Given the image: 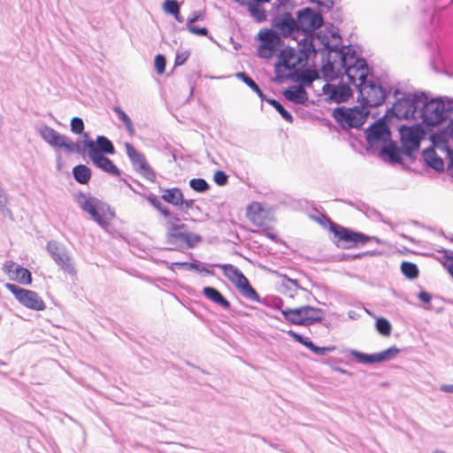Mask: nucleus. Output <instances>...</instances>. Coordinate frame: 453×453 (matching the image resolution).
<instances>
[{
    "label": "nucleus",
    "mask_w": 453,
    "mask_h": 453,
    "mask_svg": "<svg viewBox=\"0 0 453 453\" xmlns=\"http://www.w3.org/2000/svg\"><path fill=\"white\" fill-rule=\"evenodd\" d=\"M418 117L421 119V123L429 128L430 131L434 127L449 120L448 127L452 136L453 98L448 96L430 98L428 94L425 92V96L421 97Z\"/></svg>",
    "instance_id": "f257e3e1"
},
{
    "label": "nucleus",
    "mask_w": 453,
    "mask_h": 453,
    "mask_svg": "<svg viewBox=\"0 0 453 453\" xmlns=\"http://www.w3.org/2000/svg\"><path fill=\"white\" fill-rule=\"evenodd\" d=\"M424 96L425 91L411 93L395 88L393 92L395 102L387 110L385 117H388V119L394 118L397 119H418L421 97Z\"/></svg>",
    "instance_id": "f03ea898"
},
{
    "label": "nucleus",
    "mask_w": 453,
    "mask_h": 453,
    "mask_svg": "<svg viewBox=\"0 0 453 453\" xmlns=\"http://www.w3.org/2000/svg\"><path fill=\"white\" fill-rule=\"evenodd\" d=\"M371 73L372 70L359 73L358 83L356 81L353 84L358 92L357 101L366 109L382 105L390 93L381 85L379 79H367Z\"/></svg>",
    "instance_id": "7ed1b4c3"
},
{
    "label": "nucleus",
    "mask_w": 453,
    "mask_h": 453,
    "mask_svg": "<svg viewBox=\"0 0 453 453\" xmlns=\"http://www.w3.org/2000/svg\"><path fill=\"white\" fill-rule=\"evenodd\" d=\"M74 202L103 229H107L110 221L115 218V211L105 202L98 199L91 194L79 191L74 196Z\"/></svg>",
    "instance_id": "20e7f679"
},
{
    "label": "nucleus",
    "mask_w": 453,
    "mask_h": 453,
    "mask_svg": "<svg viewBox=\"0 0 453 453\" xmlns=\"http://www.w3.org/2000/svg\"><path fill=\"white\" fill-rule=\"evenodd\" d=\"M292 7L290 0H276L268 12L272 17L270 29L278 32L284 38H295L297 35L296 19L289 12Z\"/></svg>",
    "instance_id": "39448f33"
},
{
    "label": "nucleus",
    "mask_w": 453,
    "mask_h": 453,
    "mask_svg": "<svg viewBox=\"0 0 453 453\" xmlns=\"http://www.w3.org/2000/svg\"><path fill=\"white\" fill-rule=\"evenodd\" d=\"M203 237L200 234L188 231L186 224H172L169 222V229L166 230L165 242L170 246L168 250L183 251L187 249H194Z\"/></svg>",
    "instance_id": "423d86ee"
},
{
    "label": "nucleus",
    "mask_w": 453,
    "mask_h": 453,
    "mask_svg": "<svg viewBox=\"0 0 453 453\" xmlns=\"http://www.w3.org/2000/svg\"><path fill=\"white\" fill-rule=\"evenodd\" d=\"M429 132V128L421 122L411 126L401 125L399 134L403 155L414 161L416 159L415 153L419 150L421 142L426 139Z\"/></svg>",
    "instance_id": "0eeeda50"
},
{
    "label": "nucleus",
    "mask_w": 453,
    "mask_h": 453,
    "mask_svg": "<svg viewBox=\"0 0 453 453\" xmlns=\"http://www.w3.org/2000/svg\"><path fill=\"white\" fill-rule=\"evenodd\" d=\"M370 111L361 104L353 107L340 106L333 111V117L342 129L362 128Z\"/></svg>",
    "instance_id": "6e6552de"
},
{
    "label": "nucleus",
    "mask_w": 453,
    "mask_h": 453,
    "mask_svg": "<svg viewBox=\"0 0 453 453\" xmlns=\"http://www.w3.org/2000/svg\"><path fill=\"white\" fill-rule=\"evenodd\" d=\"M325 221L329 224V230L337 238L336 245L342 249L357 248L359 244H365L368 239L367 234L355 231L352 228L342 226L329 218L323 216Z\"/></svg>",
    "instance_id": "1a4fd4ad"
},
{
    "label": "nucleus",
    "mask_w": 453,
    "mask_h": 453,
    "mask_svg": "<svg viewBox=\"0 0 453 453\" xmlns=\"http://www.w3.org/2000/svg\"><path fill=\"white\" fill-rule=\"evenodd\" d=\"M212 265L222 269L224 276L234 285L243 297L246 299L258 298V293L238 267L231 264H215Z\"/></svg>",
    "instance_id": "9d476101"
},
{
    "label": "nucleus",
    "mask_w": 453,
    "mask_h": 453,
    "mask_svg": "<svg viewBox=\"0 0 453 453\" xmlns=\"http://www.w3.org/2000/svg\"><path fill=\"white\" fill-rule=\"evenodd\" d=\"M324 23L322 13L319 10L304 7L296 12V24L297 35L303 36L314 35L315 31Z\"/></svg>",
    "instance_id": "9b49d317"
},
{
    "label": "nucleus",
    "mask_w": 453,
    "mask_h": 453,
    "mask_svg": "<svg viewBox=\"0 0 453 453\" xmlns=\"http://www.w3.org/2000/svg\"><path fill=\"white\" fill-rule=\"evenodd\" d=\"M42 140L53 149H65L68 153L81 154V142H73L69 137L56 131L54 128L43 125L39 129Z\"/></svg>",
    "instance_id": "f8f14e48"
},
{
    "label": "nucleus",
    "mask_w": 453,
    "mask_h": 453,
    "mask_svg": "<svg viewBox=\"0 0 453 453\" xmlns=\"http://www.w3.org/2000/svg\"><path fill=\"white\" fill-rule=\"evenodd\" d=\"M86 151L95 166L113 176H120L121 171L113 161L102 153H98V150H96L94 140L89 134H85L84 140H82L81 155Z\"/></svg>",
    "instance_id": "ddd939ff"
},
{
    "label": "nucleus",
    "mask_w": 453,
    "mask_h": 453,
    "mask_svg": "<svg viewBox=\"0 0 453 453\" xmlns=\"http://www.w3.org/2000/svg\"><path fill=\"white\" fill-rule=\"evenodd\" d=\"M387 119L388 117L384 115L370 125L365 131L367 145L372 151L377 150L379 146L382 145L392 136Z\"/></svg>",
    "instance_id": "4468645a"
},
{
    "label": "nucleus",
    "mask_w": 453,
    "mask_h": 453,
    "mask_svg": "<svg viewBox=\"0 0 453 453\" xmlns=\"http://www.w3.org/2000/svg\"><path fill=\"white\" fill-rule=\"evenodd\" d=\"M5 288L24 307L36 311H42L46 309L44 301L35 291L23 288L14 283H6Z\"/></svg>",
    "instance_id": "2eb2a0df"
},
{
    "label": "nucleus",
    "mask_w": 453,
    "mask_h": 453,
    "mask_svg": "<svg viewBox=\"0 0 453 453\" xmlns=\"http://www.w3.org/2000/svg\"><path fill=\"white\" fill-rule=\"evenodd\" d=\"M46 250L54 262L65 273L75 275L77 271L66 248L55 240L47 242Z\"/></svg>",
    "instance_id": "dca6fc26"
},
{
    "label": "nucleus",
    "mask_w": 453,
    "mask_h": 453,
    "mask_svg": "<svg viewBox=\"0 0 453 453\" xmlns=\"http://www.w3.org/2000/svg\"><path fill=\"white\" fill-rule=\"evenodd\" d=\"M125 148L127 155L135 172H137L146 180L151 182H155L156 173L147 162L145 156L137 150L130 142H126Z\"/></svg>",
    "instance_id": "f3484780"
},
{
    "label": "nucleus",
    "mask_w": 453,
    "mask_h": 453,
    "mask_svg": "<svg viewBox=\"0 0 453 453\" xmlns=\"http://www.w3.org/2000/svg\"><path fill=\"white\" fill-rule=\"evenodd\" d=\"M400 351V349L396 346H392L383 351L372 354L351 349L346 350L357 363L364 365H373L390 361L394 359Z\"/></svg>",
    "instance_id": "a211bd4d"
},
{
    "label": "nucleus",
    "mask_w": 453,
    "mask_h": 453,
    "mask_svg": "<svg viewBox=\"0 0 453 453\" xmlns=\"http://www.w3.org/2000/svg\"><path fill=\"white\" fill-rule=\"evenodd\" d=\"M322 91L324 95L328 96V102L336 104L347 102L353 94L349 86L344 83H340L336 86L326 83L322 88Z\"/></svg>",
    "instance_id": "6ab92c4d"
},
{
    "label": "nucleus",
    "mask_w": 453,
    "mask_h": 453,
    "mask_svg": "<svg viewBox=\"0 0 453 453\" xmlns=\"http://www.w3.org/2000/svg\"><path fill=\"white\" fill-rule=\"evenodd\" d=\"M4 270L9 274L11 280H17L23 285H30L32 283L31 272L13 261H6L4 264Z\"/></svg>",
    "instance_id": "aec40b11"
},
{
    "label": "nucleus",
    "mask_w": 453,
    "mask_h": 453,
    "mask_svg": "<svg viewBox=\"0 0 453 453\" xmlns=\"http://www.w3.org/2000/svg\"><path fill=\"white\" fill-rule=\"evenodd\" d=\"M403 148L400 149L397 143L392 140V136L380 145V150L379 156L384 160L390 164H401L403 163Z\"/></svg>",
    "instance_id": "412c9836"
},
{
    "label": "nucleus",
    "mask_w": 453,
    "mask_h": 453,
    "mask_svg": "<svg viewBox=\"0 0 453 453\" xmlns=\"http://www.w3.org/2000/svg\"><path fill=\"white\" fill-rule=\"evenodd\" d=\"M288 335H289L295 342L303 345L308 349H310L312 353L318 356H326L328 353H331L335 350L336 347L334 345L319 347L317 346L310 338L302 335L301 334L296 333V331L289 329L287 331Z\"/></svg>",
    "instance_id": "4be33fe9"
},
{
    "label": "nucleus",
    "mask_w": 453,
    "mask_h": 453,
    "mask_svg": "<svg viewBox=\"0 0 453 453\" xmlns=\"http://www.w3.org/2000/svg\"><path fill=\"white\" fill-rule=\"evenodd\" d=\"M348 58L350 59L353 64L357 65V74L361 73H366L369 70H371L368 67L365 58L359 56L357 54V52L354 49H352L350 46L343 48V52H342V54H341L340 65H348L347 64Z\"/></svg>",
    "instance_id": "5701e85b"
},
{
    "label": "nucleus",
    "mask_w": 453,
    "mask_h": 453,
    "mask_svg": "<svg viewBox=\"0 0 453 453\" xmlns=\"http://www.w3.org/2000/svg\"><path fill=\"white\" fill-rule=\"evenodd\" d=\"M298 46L299 62H307L311 56L315 57L319 52L314 44V35L303 36V38L298 42Z\"/></svg>",
    "instance_id": "b1692460"
},
{
    "label": "nucleus",
    "mask_w": 453,
    "mask_h": 453,
    "mask_svg": "<svg viewBox=\"0 0 453 453\" xmlns=\"http://www.w3.org/2000/svg\"><path fill=\"white\" fill-rule=\"evenodd\" d=\"M282 93L287 100L296 104H304L308 101V93L300 85L289 86Z\"/></svg>",
    "instance_id": "393cba45"
},
{
    "label": "nucleus",
    "mask_w": 453,
    "mask_h": 453,
    "mask_svg": "<svg viewBox=\"0 0 453 453\" xmlns=\"http://www.w3.org/2000/svg\"><path fill=\"white\" fill-rule=\"evenodd\" d=\"M306 310L305 305L295 309L286 308L281 310V314L284 319L292 325L303 326L311 322L312 319L309 318H303L302 311Z\"/></svg>",
    "instance_id": "a878e982"
},
{
    "label": "nucleus",
    "mask_w": 453,
    "mask_h": 453,
    "mask_svg": "<svg viewBox=\"0 0 453 453\" xmlns=\"http://www.w3.org/2000/svg\"><path fill=\"white\" fill-rule=\"evenodd\" d=\"M422 157L425 164L428 167L438 173L444 171V161L440 156H438L434 147L425 149L422 151Z\"/></svg>",
    "instance_id": "bb28decb"
},
{
    "label": "nucleus",
    "mask_w": 453,
    "mask_h": 453,
    "mask_svg": "<svg viewBox=\"0 0 453 453\" xmlns=\"http://www.w3.org/2000/svg\"><path fill=\"white\" fill-rule=\"evenodd\" d=\"M271 0H251L248 4L247 10L250 15L258 23L265 22L267 19V12L263 7V4L269 3Z\"/></svg>",
    "instance_id": "cd10ccee"
},
{
    "label": "nucleus",
    "mask_w": 453,
    "mask_h": 453,
    "mask_svg": "<svg viewBox=\"0 0 453 453\" xmlns=\"http://www.w3.org/2000/svg\"><path fill=\"white\" fill-rule=\"evenodd\" d=\"M203 295L210 301L216 304H219L225 310H228L231 307L230 302L214 287H204L203 288Z\"/></svg>",
    "instance_id": "c85d7f7f"
},
{
    "label": "nucleus",
    "mask_w": 453,
    "mask_h": 453,
    "mask_svg": "<svg viewBox=\"0 0 453 453\" xmlns=\"http://www.w3.org/2000/svg\"><path fill=\"white\" fill-rule=\"evenodd\" d=\"M337 63V59H329L322 58V73L324 78L327 81H331L336 80L343 75L341 69H337L335 67V64Z\"/></svg>",
    "instance_id": "c756f323"
},
{
    "label": "nucleus",
    "mask_w": 453,
    "mask_h": 453,
    "mask_svg": "<svg viewBox=\"0 0 453 453\" xmlns=\"http://www.w3.org/2000/svg\"><path fill=\"white\" fill-rule=\"evenodd\" d=\"M258 39L260 40V44L257 49V55L259 58L269 59L274 56H279L281 49H279L263 36H258Z\"/></svg>",
    "instance_id": "7c9ffc66"
},
{
    "label": "nucleus",
    "mask_w": 453,
    "mask_h": 453,
    "mask_svg": "<svg viewBox=\"0 0 453 453\" xmlns=\"http://www.w3.org/2000/svg\"><path fill=\"white\" fill-rule=\"evenodd\" d=\"M163 192L161 198L167 203L178 208L182 202L183 193L180 188H160Z\"/></svg>",
    "instance_id": "2f4dec72"
},
{
    "label": "nucleus",
    "mask_w": 453,
    "mask_h": 453,
    "mask_svg": "<svg viewBox=\"0 0 453 453\" xmlns=\"http://www.w3.org/2000/svg\"><path fill=\"white\" fill-rule=\"evenodd\" d=\"M73 176L75 181L79 184H88L91 179L92 172L86 165H77L73 168Z\"/></svg>",
    "instance_id": "473e14b6"
},
{
    "label": "nucleus",
    "mask_w": 453,
    "mask_h": 453,
    "mask_svg": "<svg viewBox=\"0 0 453 453\" xmlns=\"http://www.w3.org/2000/svg\"><path fill=\"white\" fill-rule=\"evenodd\" d=\"M95 142L96 150L103 155H113L115 147L113 142L105 135H97Z\"/></svg>",
    "instance_id": "72a5a7b5"
},
{
    "label": "nucleus",
    "mask_w": 453,
    "mask_h": 453,
    "mask_svg": "<svg viewBox=\"0 0 453 453\" xmlns=\"http://www.w3.org/2000/svg\"><path fill=\"white\" fill-rule=\"evenodd\" d=\"M235 76L243 81L252 91H254L261 101H264L267 97L255 81L245 72H238L235 73Z\"/></svg>",
    "instance_id": "f704fd0d"
},
{
    "label": "nucleus",
    "mask_w": 453,
    "mask_h": 453,
    "mask_svg": "<svg viewBox=\"0 0 453 453\" xmlns=\"http://www.w3.org/2000/svg\"><path fill=\"white\" fill-rule=\"evenodd\" d=\"M296 57V50L292 47L281 49L278 58L279 62L288 70H295V65H291L290 61Z\"/></svg>",
    "instance_id": "c9c22d12"
},
{
    "label": "nucleus",
    "mask_w": 453,
    "mask_h": 453,
    "mask_svg": "<svg viewBox=\"0 0 453 453\" xmlns=\"http://www.w3.org/2000/svg\"><path fill=\"white\" fill-rule=\"evenodd\" d=\"M250 300L262 303V304L265 305L266 307H270V308H273L275 310H280V311H281V310H284L283 309L284 302H283L282 298L280 296H265L264 298H261L260 296L258 295V298L250 299Z\"/></svg>",
    "instance_id": "e433bc0d"
},
{
    "label": "nucleus",
    "mask_w": 453,
    "mask_h": 453,
    "mask_svg": "<svg viewBox=\"0 0 453 453\" xmlns=\"http://www.w3.org/2000/svg\"><path fill=\"white\" fill-rule=\"evenodd\" d=\"M264 101L266 102L271 106H273L284 120H286L288 123L293 122L294 118L292 114L288 110L285 109V107L280 101L270 97H266Z\"/></svg>",
    "instance_id": "4c0bfd02"
},
{
    "label": "nucleus",
    "mask_w": 453,
    "mask_h": 453,
    "mask_svg": "<svg viewBox=\"0 0 453 453\" xmlns=\"http://www.w3.org/2000/svg\"><path fill=\"white\" fill-rule=\"evenodd\" d=\"M257 36H263L270 41L273 45L277 46L279 49H283L284 42L282 40V35L278 32L273 31V29L265 28L262 29Z\"/></svg>",
    "instance_id": "58836bf2"
},
{
    "label": "nucleus",
    "mask_w": 453,
    "mask_h": 453,
    "mask_svg": "<svg viewBox=\"0 0 453 453\" xmlns=\"http://www.w3.org/2000/svg\"><path fill=\"white\" fill-rule=\"evenodd\" d=\"M400 269L402 273L409 280H414L418 277L419 270L415 263L403 261Z\"/></svg>",
    "instance_id": "ea45409f"
},
{
    "label": "nucleus",
    "mask_w": 453,
    "mask_h": 453,
    "mask_svg": "<svg viewBox=\"0 0 453 453\" xmlns=\"http://www.w3.org/2000/svg\"><path fill=\"white\" fill-rule=\"evenodd\" d=\"M319 78L318 73L315 71H305L302 74H298L296 77L290 76L292 81H300L304 87H311L312 82Z\"/></svg>",
    "instance_id": "a19ab883"
},
{
    "label": "nucleus",
    "mask_w": 453,
    "mask_h": 453,
    "mask_svg": "<svg viewBox=\"0 0 453 453\" xmlns=\"http://www.w3.org/2000/svg\"><path fill=\"white\" fill-rule=\"evenodd\" d=\"M375 328L377 332L382 336H389L392 332V325L390 321L383 317L376 319Z\"/></svg>",
    "instance_id": "79ce46f5"
},
{
    "label": "nucleus",
    "mask_w": 453,
    "mask_h": 453,
    "mask_svg": "<svg viewBox=\"0 0 453 453\" xmlns=\"http://www.w3.org/2000/svg\"><path fill=\"white\" fill-rule=\"evenodd\" d=\"M348 65H341L342 69L343 70L342 73L345 74L349 80V82L350 84H355V81H357L356 75L357 74V65L353 64L350 59H347Z\"/></svg>",
    "instance_id": "37998d69"
},
{
    "label": "nucleus",
    "mask_w": 453,
    "mask_h": 453,
    "mask_svg": "<svg viewBox=\"0 0 453 453\" xmlns=\"http://www.w3.org/2000/svg\"><path fill=\"white\" fill-rule=\"evenodd\" d=\"M189 187L197 193H205L210 189V184L205 179L193 178L189 180Z\"/></svg>",
    "instance_id": "c03bdc74"
},
{
    "label": "nucleus",
    "mask_w": 453,
    "mask_h": 453,
    "mask_svg": "<svg viewBox=\"0 0 453 453\" xmlns=\"http://www.w3.org/2000/svg\"><path fill=\"white\" fill-rule=\"evenodd\" d=\"M114 111L117 113L119 119L121 120L125 125L127 131L130 134H134V127L129 116L119 106H116L114 108Z\"/></svg>",
    "instance_id": "a18cd8bd"
},
{
    "label": "nucleus",
    "mask_w": 453,
    "mask_h": 453,
    "mask_svg": "<svg viewBox=\"0 0 453 453\" xmlns=\"http://www.w3.org/2000/svg\"><path fill=\"white\" fill-rule=\"evenodd\" d=\"M429 140L432 142V147L441 148L447 143V137L442 132H429Z\"/></svg>",
    "instance_id": "49530a36"
},
{
    "label": "nucleus",
    "mask_w": 453,
    "mask_h": 453,
    "mask_svg": "<svg viewBox=\"0 0 453 453\" xmlns=\"http://www.w3.org/2000/svg\"><path fill=\"white\" fill-rule=\"evenodd\" d=\"M70 129L72 133L82 135L83 138L85 134H89L88 133L84 132V122L83 119L80 117H73L71 119Z\"/></svg>",
    "instance_id": "de8ad7c7"
},
{
    "label": "nucleus",
    "mask_w": 453,
    "mask_h": 453,
    "mask_svg": "<svg viewBox=\"0 0 453 453\" xmlns=\"http://www.w3.org/2000/svg\"><path fill=\"white\" fill-rule=\"evenodd\" d=\"M343 48L344 47H340L337 44L331 45L330 42H328V46H326L325 50H324V52H322L323 53V57H325V58L332 59V54L334 53L335 54V58L334 59H339V61H340L341 60V54H342V52H343Z\"/></svg>",
    "instance_id": "09e8293b"
},
{
    "label": "nucleus",
    "mask_w": 453,
    "mask_h": 453,
    "mask_svg": "<svg viewBox=\"0 0 453 453\" xmlns=\"http://www.w3.org/2000/svg\"><path fill=\"white\" fill-rule=\"evenodd\" d=\"M162 8L165 13L172 15L180 10V3L178 0H165Z\"/></svg>",
    "instance_id": "8fccbe9b"
},
{
    "label": "nucleus",
    "mask_w": 453,
    "mask_h": 453,
    "mask_svg": "<svg viewBox=\"0 0 453 453\" xmlns=\"http://www.w3.org/2000/svg\"><path fill=\"white\" fill-rule=\"evenodd\" d=\"M443 256L441 257V263L443 267L449 271L453 270V251L449 250H442Z\"/></svg>",
    "instance_id": "3c124183"
},
{
    "label": "nucleus",
    "mask_w": 453,
    "mask_h": 453,
    "mask_svg": "<svg viewBox=\"0 0 453 453\" xmlns=\"http://www.w3.org/2000/svg\"><path fill=\"white\" fill-rule=\"evenodd\" d=\"M314 40H317L319 42V47L317 48L319 52H324L326 46H328L329 37L326 34L317 33L315 31Z\"/></svg>",
    "instance_id": "603ef678"
},
{
    "label": "nucleus",
    "mask_w": 453,
    "mask_h": 453,
    "mask_svg": "<svg viewBox=\"0 0 453 453\" xmlns=\"http://www.w3.org/2000/svg\"><path fill=\"white\" fill-rule=\"evenodd\" d=\"M341 362V359H337V358H327L326 359L325 361H323L324 364L330 366V368L334 371H336L342 374H346V375H352L350 372H349L348 370L346 369H343L340 366H337V364Z\"/></svg>",
    "instance_id": "864d4df0"
},
{
    "label": "nucleus",
    "mask_w": 453,
    "mask_h": 453,
    "mask_svg": "<svg viewBox=\"0 0 453 453\" xmlns=\"http://www.w3.org/2000/svg\"><path fill=\"white\" fill-rule=\"evenodd\" d=\"M154 65L157 74H163L165 71L166 58L162 54L156 55L154 58Z\"/></svg>",
    "instance_id": "5fc2aeb1"
},
{
    "label": "nucleus",
    "mask_w": 453,
    "mask_h": 453,
    "mask_svg": "<svg viewBox=\"0 0 453 453\" xmlns=\"http://www.w3.org/2000/svg\"><path fill=\"white\" fill-rule=\"evenodd\" d=\"M214 182L219 186H225L228 182V175L222 170H218L213 175Z\"/></svg>",
    "instance_id": "6e6d98bb"
},
{
    "label": "nucleus",
    "mask_w": 453,
    "mask_h": 453,
    "mask_svg": "<svg viewBox=\"0 0 453 453\" xmlns=\"http://www.w3.org/2000/svg\"><path fill=\"white\" fill-rule=\"evenodd\" d=\"M178 209L185 211H188V210H201L200 206L195 204V200L184 199V196H182V202L181 204L178 207Z\"/></svg>",
    "instance_id": "4d7b16f0"
},
{
    "label": "nucleus",
    "mask_w": 453,
    "mask_h": 453,
    "mask_svg": "<svg viewBox=\"0 0 453 453\" xmlns=\"http://www.w3.org/2000/svg\"><path fill=\"white\" fill-rule=\"evenodd\" d=\"M288 285H291L294 287V292L295 293H297V290L298 289H301V290H303V291H306V289L303 287H301L298 283V280H294V279H291L288 276H284V279L282 280V287H287Z\"/></svg>",
    "instance_id": "13d9d810"
},
{
    "label": "nucleus",
    "mask_w": 453,
    "mask_h": 453,
    "mask_svg": "<svg viewBox=\"0 0 453 453\" xmlns=\"http://www.w3.org/2000/svg\"><path fill=\"white\" fill-rule=\"evenodd\" d=\"M374 252H363V253H353V254H342L341 260L343 261H353L364 257L366 255H373Z\"/></svg>",
    "instance_id": "bf43d9fd"
},
{
    "label": "nucleus",
    "mask_w": 453,
    "mask_h": 453,
    "mask_svg": "<svg viewBox=\"0 0 453 453\" xmlns=\"http://www.w3.org/2000/svg\"><path fill=\"white\" fill-rule=\"evenodd\" d=\"M186 29L188 32H190L191 34H194V35H199V36H208V35H209V30L206 27L188 26V27H186Z\"/></svg>",
    "instance_id": "052dcab7"
},
{
    "label": "nucleus",
    "mask_w": 453,
    "mask_h": 453,
    "mask_svg": "<svg viewBox=\"0 0 453 453\" xmlns=\"http://www.w3.org/2000/svg\"><path fill=\"white\" fill-rule=\"evenodd\" d=\"M302 315L303 318H309L312 319L311 322L303 325V326H310L316 323H322V319L319 317H313L311 311L303 310Z\"/></svg>",
    "instance_id": "680f3d73"
},
{
    "label": "nucleus",
    "mask_w": 453,
    "mask_h": 453,
    "mask_svg": "<svg viewBox=\"0 0 453 453\" xmlns=\"http://www.w3.org/2000/svg\"><path fill=\"white\" fill-rule=\"evenodd\" d=\"M190 53L188 50L179 52L177 51L174 65H183L188 58Z\"/></svg>",
    "instance_id": "e2e57ef3"
},
{
    "label": "nucleus",
    "mask_w": 453,
    "mask_h": 453,
    "mask_svg": "<svg viewBox=\"0 0 453 453\" xmlns=\"http://www.w3.org/2000/svg\"><path fill=\"white\" fill-rule=\"evenodd\" d=\"M203 19V13L200 12H193L192 16L188 17L187 19V27L193 26V24L198 20Z\"/></svg>",
    "instance_id": "0e129e2a"
},
{
    "label": "nucleus",
    "mask_w": 453,
    "mask_h": 453,
    "mask_svg": "<svg viewBox=\"0 0 453 453\" xmlns=\"http://www.w3.org/2000/svg\"><path fill=\"white\" fill-rule=\"evenodd\" d=\"M146 199L147 201L150 203V205H152L155 209H158L162 203L160 202V200L157 198V196L152 193L149 194L147 196H146Z\"/></svg>",
    "instance_id": "69168bd1"
},
{
    "label": "nucleus",
    "mask_w": 453,
    "mask_h": 453,
    "mask_svg": "<svg viewBox=\"0 0 453 453\" xmlns=\"http://www.w3.org/2000/svg\"><path fill=\"white\" fill-rule=\"evenodd\" d=\"M7 204L8 203H5V204L0 206V213L4 217L8 218L12 221H13L14 220L13 213H12V210L7 206Z\"/></svg>",
    "instance_id": "338daca9"
},
{
    "label": "nucleus",
    "mask_w": 453,
    "mask_h": 453,
    "mask_svg": "<svg viewBox=\"0 0 453 453\" xmlns=\"http://www.w3.org/2000/svg\"><path fill=\"white\" fill-rule=\"evenodd\" d=\"M417 296L421 302L426 304L430 303L432 301V295L426 290H421Z\"/></svg>",
    "instance_id": "774afa93"
}]
</instances>
